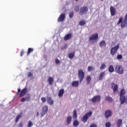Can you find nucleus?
I'll return each mask as SVG.
<instances>
[{
	"instance_id": "obj_1",
	"label": "nucleus",
	"mask_w": 127,
	"mask_h": 127,
	"mask_svg": "<svg viewBox=\"0 0 127 127\" xmlns=\"http://www.w3.org/2000/svg\"><path fill=\"white\" fill-rule=\"evenodd\" d=\"M121 24V28H125L127 26V13L125 15L124 17L121 16L119 18L118 21L117 22V25H120Z\"/></svg>"
},
{
	"instance_id": "obj_2",
	"label": "nucleus",
	"mask_w": 127,
	"mask_h": 127,
	"mask_svg": "<svg viewBox=\"0 0 127 127\" xmlns=\"http://www.w3.org/2000/svg\"><path fill=\"white\" fill-rule=\"evenodd\" d=\"M98 39H99V33H96L91 35L88 40L91 43H95V42H97Z\"/></svg>"
},
{
	"instance_id": "obj_3",
	"label": "nucleus",
	"mask_w": 127,
	"mask_h": 127,
	"mask_svg": "<svg viewBox=\"0 0 127 127\" xmlns=\"http://www.w3.org/2000/svg\"><path fill=\"white\" fill-rule=\"evenodd\" d=\"M73 114L72 115V118L73 120H75L73 123V127H77L79 125V121L77 120V118H78V115H77V110H73Z\"/></svg>"
},
{
	"instance_id": "obj_4",
	"label": "nucleus",
	"mask_w": 127,
	"mask_h": 127,
	"mask_svg": "<svg viewBox=\"0 0 127 127\" xmlns=\"http://www.w3.org/2000/svg\"><path fill=\"white\" fill-rule=\"evenodd\" d=\"M78 79H79V82L81 83L84 80V78H85V72L82 68L78 69Z\"/></svg>"
},
{
	"instance_id": "obj_5",
	"label": "nucleus",
	"mask_w": 127,
	"mask_h": 127,
	"mask_svg": "<svg viewBox=\"0 0 127 127\" xmlns=\"http://www.w3.org/2000/svg\"><path fill=\"white\" fill-rule=\"evenodd\" d=\"M119 48H120L119 44L111 48L110 50V54L112 55V56H114V55H116V54L118 53V50H119Z\"/></svg>"
},
{
	"instance_id": "obj_6",
	"label": "nucleus",
	"mask_w": 127,
	"mask_h": 127,
	"mask_svg": "<svg viewBox=\"0 0 127 127\" xmlns=\"http://www.w3.org/2000/svg\"><path fill=\"white\" fill-rule=\"evenodd\" d=\"M93 113L91 111L89 112L86 113L84 116L82 117L81 119L82 122L83 123H86L87 122V121H88V119H89V117H91L92 116Z\"/></svg>"
},
{
	"instance_id": "obj_7",
	"label": "nucleus",
	"mask_w": 127,
	"mask_h": 127,
	"mask_svg": "<svg viewBox=\"0 0 127 127\" xmlns=\"http://www.w3.org/2000/svg\"><path fill=\"white\" fill-rule=\"evenodd\" d=\"M124 68L121 65H117L115 67V72L120 75H123L124 74Z\"/></svg>"
},
{
	"instance_id": "obj_8",
	"label": "nucleus",
	"mask_w": 127,
	"mask_h": 127,
	"mask_svg": "<svg viewBox=\"0 0 127 127\" xmlns=\"http://www.w3.org/2000/svg\"><path fill=\"white\" fill-rule=\"evenodd\" d=\"M47 112H48V106L45 105L43 107L42 112L40 113L41 118H43L47 114Z\"/></svg>"
},
{
	"instance_id": "obj_9",
	"label": "nucleus",
	"mask_w": 127,
	"mask_h": 127,
	"mask_svg": "<svg viewBox=\"0 0 127 127\" xmlns=\"http://www.w3.org/2000/svg\"><path fill=\"white\" fill-rule=\"evenodd\" d=\"M88 10H89L88 7L84 6L80 8V14L83 15V14H85V13L88 12Z\"/></svg>"
},
{
	"instance_id": "obj_10",
	"label": "nucleus",
	"mask_w": 127,
	"mask_h": 127,
	"mask_svg": "<svg viewBox=\"0 0 127 127\" xmlns=\"http://www.w3.org/2000/svg\"><path fill=\"white\" fill-rule=\"evenodd\" d=\"M100 101H101V96L100 95L95 96L91 99L92 103H98Z\"/></svg>"
},
{
	"instance_id": "obj_11",
	"label": "nucleus",
	"mask_w": 127,
	"mask_h": 127,
	"mask_svg": "<svg viewBox=\"0 0 127 127\" xmlns=\"http://www.w3.org/2000/svg\"><path fill=\"white\" fill-rule=\"evenodd\" d=\"M113 116V112L111 110H106L105 112V117L107 120L109 119V118L112 117Z\"/></svg>"
},
{
	"instance_id": "obj_12",
	"label": "nucleus",
	"mask_w": 127,
	"mask_h": 127,
	"mask_svg": "<svg viewBox=\"0 0 127 127\" xmlns=\"http://www.w3.org/2000/svg\"><path fill=\"white\" fill-rule=\"evenodd\" d=\"M66 17V15L65 13L61 14L58 19V22H63L64 20H65V18Z\"/></svg>"
},
{
	"instance_id": "obj_13",
	"label": "nucleus",
	"mask_w": 127,
	"mask_h": 127,
	"mask_svg": "<svg viewBox=\"0 0 127 127\" xmlns=\"http://www.w3.org/2000/svg\"><path fill=\"white\" fill-rule=\"evenodd\" d=\"M27 93V88L25 87L21 90L19 94V97L20 98H21V97H24V96L26 95Z\"/></svg>"
},
{
	"instance_id": "obj_14",
	"label": "nucleus",
	"mask_w": 127,
	"mask_h": 127,
	"mask_svg": "<svg viewBox=\"0 0 127 127\" xmlns=\"http://www.w3.org/2000/svg\"><path fill=\"white\" fill-rule=\"evenodd\" d=\"M111 88L113 89L114 93H116L119 90L118 84H116L114 82L111 83Z\"/></svg>"
},
{
	"instance_id": "obj_15",
	"label": "nucleus",
	"mask_w": 127,
	"mask_h": 127,
	"mask_svg": "<svg viewBox=\"0 0 127 127\" xmlns=\"http://www.w3.org/2000/svg\"><path fill=\"white\" fill-rule=\"evenodd\" d=\"M126 95V90H125V89H122L120 91V100L122 99H125V96Z\"/></svg>"
},
{
	"instance_id": "obj_16",
	"label": "nucleus",
	"mask_w": 127,
	"mask_h": 127,
	"mask_svg": "<svg viewBox=\"0 0 127 127\" xmlns=\"http://www.w3.org/2000/svg\"><path fill=\"white\" fill-rule=\"evenodd\" d=\"M110 12L111 14V16H114V15H116V8L115 7L111 6L110 7Z\"/></svg>"
},
{
	"instance_id": "obj_17",
	"label": "nucleus",
	"mask_w": 127,
	"mask_h": 127,
	"mask_svg": "<svg viewBox=\"0 0 127 127\" xmlns=\"http://www.w3.org/2000/svg\"><path fill=\"white\" fill-rule=\"evenodd\" d=\"M47 102L49 105H50L51 106L53 105V103H54V101H53V99L51 97H49L47 98Z\"/></svg>"
},
{
	"instance_id": "obj_18",
	"label": "nucleus",
	"mask_w": 127,
	"mask_h": 127,
	"mask_svg": "<svg viewBox=\"0 0 127 127\" xmlns=\"http://www.w3.org/2000/svg\"><path fill=\"white\" fill-rule=\"evenodd\" d=\"M106 74V72L105 71H102L100 73L98 79L99 81H102L104 79V77H105V75Z\"/></svg>"
},
{
	"instance_id": "obj_19",
	"label": "nucleus",
	"mask_w": 127,
	"mask_h": 127,
	"mask_svg": "<svg viewBox=\"0 0 127 127\" xmlns=\"http://www.w3.org/2000/svg\"><path fill=\"white\" fill-rule=\"evenodd\" d=\"M66 122L67 125H70L71 123H72V116H67Z\"/></svg>"
},
{
	"instance_id": "obj_20",
	"label": "nucleus",
	"mask_w": 127,
	"mask_h": 127,
	"mask_svg": "<svg viewBox=\"0 0 127 127\" xmlns=\"http://www.w3.org/2000/svg\"><path fill=\"white\" fill-rule=\"evenodd\" d=\"M64 89L63 88L61 89L59 91L58 96L60 98L63 97V95H64Z\"/></svg>"
},
{
	"instance_id": "obj_21",
	"label": "nucleus",
	"mask_w": 127,
	"mask_h": 127,
	"mask_svg": "<svg viewBox=\"0 0 127 127\" xmlns=\"http://www.w3.org/2000/svg\"><path fill=\"white\" fill-rule=\"evenodd\" d=\"M48 82H49V85L51 86L53 85V82H54V79L52 77H49L48 78Z\"/></svg>"
},
{
	"instance_id": "obj_22",
	"label": "nucleus",
	"mask_w": 127,
	"mask_h": 127,
	"mask_svg": "<svg viewBox=\"0 0 127 127\" xmlns=\"http://www.w3.org/2000/svg\"><path fill=\"white\" fill-rule=\"evenodd\" d=\"M106 45H107V44L106 43V41L104 40H102L99 43V46L101 48L106 47Z\"/></svg>"
},
{
	"instance_id": "obj_23",
	"label": "nucleus",
	"mask_w": 127,
	"mask_h": 127,
	"mask_svg": "<svg viewBox=\"0 0 127 127\" xmlns=\"http://www.w3.org/2000/svg\"><path fill=\"white\" fill-rule=\"evenodd\" d=\"M72 38L71 34H67L64 38V40L67 41L68 39H71Z\"/></svg>"
},
{
	"instance_id": "obj_24",
	"label": "nucleus",
	"mask_w": 127,
	"mask_h": 127,
	"mask_svg": "<svg viewBox=\"0 0 127 127\" xmlns=\"http://www.w3.org/2000/svg\"><path fill=\"white\" fill-rule=\"evenodd\" d=\"M71 85L72 87H78L79 86V81H74L72 82Z\"/></svg>"
},
{
	"instance_id": "obj_25",
	"label": "nucleus",
	"mask_w": 127,
	"mask_h": 127,
	"mask_svg": "<svg viewBox=\"0 0 127 127\" xmlns=\"http://www.w3.org/2000/svg\"><path fill=\"white\" fill-rule=\"evenodd\" d=\"M117 125V127H121L122 126V125H123V120L119 119L118 120Z\"/></svg>"
},
{
	"instance_id": "obj_26",
	"label": "nucleus",
	"mask_w": 127,
	"mask_h": 127,
	"mask_svg": "<svg viewBox=\"0 0 127 127\" xmlns=\"http://www.w3.org/2000/svg\"><path fill=\"white\" fill-rule=\"evenodd\" d=\"M92 79V78H91V76L89 75H88L86 77V82H87V85H90L91 83V80Z\"/></svg>"
},
{
	"instance_id": "obj_27",
	"label": "nucleus",
	"mask_w": 127,
	"mask_h": 127,
	"mask_svg": "<svg viewBox=\"0 0 127 127\" xmlns=\"http://www.w3.org/2000/svg\"><path fill=\"white\" fill-rule=\"evenodd\" d=\"M109 71L110 73H113V72H115V68H114V66L112 65L109 66Z\"/></svg>"
},
{
	"instance_id": "obj_28",
	"label": "nucleus",
	"mask_w": 127,
	"mask_h": 127,
	"mask_svg": "<svg viewBox=\"0 0 127 127\" xmlns=\"http://www.w3.org/2000/svg\"><path fill=\"white\" fill-rule=\"evenodd\" d=\"M105 100L108 101L109 103H112V102H113V98L110 96H106L105 97Z\"/></svg>"
},
{
	"instance_id": "obj_29",
	"label": "nucleus",
	"mask_w": 127,
	"mask_h": 127,
	"mask_svg": "<svg viewBox=\"0 0 127 127\" xmlns=\"http://www.w3.org/2000/svg\"><path fill=\"white\" fill-rule=\"evenodd\" d=\"M107 67L106 64L103 63L100 67V70H105V68Z\"/></svg>"
},
{
	"instance_id": "obj_30",
	"label": "nucleus",
	"mask_w": 127,
	"mask_h": 127,
	"mask_svg": "<svg viewBox=\"0 0 127 127\" xmlns=\"http://www.w3.org/2000/svg\"><path fill=\"white\" fill-rule=\"evenodd\" d=\"M74 56H75V52L70 53L68 55V57L70 58V59L74 58Z\"/></svg>"
},
{
	"instance_id": "obj_31",
	"label": "nucleus",
	"mask_w": 127,
	"mask_h": 127,
	"mask_svg": "<svg viewBox=\"0 0 127 127\" xmlns=\"http://www.w3.org/2000/svg\"><path fill=\"white\" fill-rule=\"evenodd\" d=\"M21 117H22V115H21V114H19L16 118V119L15 120V123H17V122L19 121V119H20Z\"/></svg>"
},
{
	"instance_id": "obj_32",
	"label": "nucleus",
	"mask_w": 127,
	"mask_h": 127,
	"mask_svg": "<svg viewBox=\"0 0 127 127\" xmlns=\"http://www.w3.org/2000/svg\"><path fill=\"white\" fill-rule=\"evenodd\" d=\"M79 24L81 26H83V25H85L86 24V21L85 20L80 21L79 22Z\"/></svg>"
},
{
	"instance_id": "obj_33",
	"label": "nucleus",
	"mask_w": 127,
	"mask_h": 127,
	"mask_svg": "<svg viewBox=\"0 0 127 127\" xmlns=\"http://www.w3.org/2000/svg\"><path fill=\"white\" fill-rule=\"evenodd\" d=\"M94 68L93 66H89L88 67L87 70L88 72H91V71H94Z\"/></svg>"
},
{
	"instance_id": "obj_34",
	"label": "nucleus",
	"mask_w": 127,
	"mask_h": 127,
	"mask_svg": "<svg viewBox=\"0 0 127 127\" xmlns=\"http://www.w3.org/2000/svg\"><path fill=\"white\" fill-rule=\"evenodd\" d=\"M73 16H74V12L73 11H70L69 13V18H73Z\"/></svg>"
},
{
	"instance_id": "obj_35",
	"label": "nucleus",
	"mask_w": 127,
	"mask_h": 127,
	"mask_svg": "<svg viewBox=\"0 0 127 127\" xmlns=\"http://www.w3.org/2000/svg\"><path fill=\"white\" fill-rule=\"evenodd\" d=\"M25 98L27 102H29V101H30V95H29V94H27Z\"/></svg>"
},
{
	"instance_id": "obj_36",
	"label": "nucleus",
	"mask_w": 127,
	"mask_h": 127,
	"mask_svg": "<svg viewBox=\"0 0 127 127\" xmlns=\"http://www.w3.org/2000/svg\"><path fill=\"white\" fill-rule=\"evenodd\" d=\"M31 51H32V49L29 48L28 50V51L27 52V56H28L29 54H30V53H31Z\"/></svg>"
},
{
	"instance_id": "obj_37",
	"label": "nucleus",
	"mask_w": 127,
	"mask_h": 127,
	"mask_svg": "<svg viewBox=\"0 0 127 127\" xmlns=\"http://www.w3.org/2000/svg\"><path fill=\"white\" fill-rule=\"evenodd\" d=\"M75 11L78 12L80 10V7L79 6H76L74 8Z\"/></svg>"
},
{
	"instance_id": "obj_38",
	"label": "nucleus",
	"mask_w": 127,
	"mask_h": 127,
	"mask_svg": "<svg viewBox=\"0 0 127 127\" xmlns=\"http://www.w3.org/2000/svg\"><path fill=\"white\" fill-rule=\"evenodd\" d=\"M111 126H112V124H111V123H110V122H107L105 124V127H110Z\"/></svg>"
},
{
	"instance_id": "obj_39",
	"label": "nucleus",
	"mask_w": 127,
	"mask_h": 127,
	"mask_svg": "<svg viewBox=\"0 0 127 127\" xmlns=\"http://www.w3.org/2000/svg\"><path fill=\"white\" fill-rule=\"evenodd\" d=\"M24 53H25V52H24V50H22L20 53V56L21 57H22L23 55H24Z\"/></svg>"
},
{
	"instance_id": "obj_40",
	"label": "nucleus",
	"mask_w": 127,
	"mask_h": 127,
	"mask_svg": "<svg viewBox=\"0 0 127 127\" xmlns=\"http://www.w3.org/2000/svg\"><path fill=\"white\" fill-rule=\"evenodd\" d=\"M41 100L42 103H45V102H46V98L45 97H42Z\"/></svg>"
},
{
	"instance_id": "obj_41",
	"label": "nucleus",
	"mask_w": 127,
	"mask_h": 127,
	"mask_svg": "<svg viewBox=\"0 0 127 127\" xmlns=\"http://www.w3.org/2000/svg\"><path fill=\"white\" fill-rule=\"evenodd\" d=\"M117 59H123V55H118L117 57Z\"/></svg>"
},
{
	"instance_id": "obj_42",
	"label": "nucleus",
	"mask_w": 127,
	"mask_h": 127,
	"mask_svg": "<svg viewBox=\"0 0 127 127\" xmlns=\"http://www.w3.org/2000/svg\"><path fill=\"white\" fill-rule=\"evenodd\" d=\"M89 127H98V126H97V125L95 123H93L92 124H91Z\"/></svg>"
},
{
	"instance_id": "obj_43",
	"label": "nucleus",
	"mask_w": 127,
	"mask_h": 127,
	"mask_svg": "<svg viewBox=\"0 0 127 127\" xmlns=\"http://www.w3.org/2000/svg\"><path fill=\"white\" fill-rule=\"evenodd\" d=\"M55 62L57 64H60V61L58 59H56Z\"/></svg>"
},
{
	"instance_id": "obj_44",
	"label": "nucleus",
	"mask_w": 127,
	"mask_h": 127,
	"mask_svg": "<svg viewBox=\"0 0 127 127\" xmlns=\"http://www.w3.org/2000/svg\"><path fill=\"white\" fill-rule=\"evenodd\" d=\"M31 126H32V123H31V121H29L28 124V127H31Z\"/></svg>"
},
{
	"instance_id": "obj_45",
	"label": "nucleus",
	"mask_w": 127,
	"mask_h": 127,
	"mask_svg": "<svg viewBox=\"0 0 127 127\" xmlns=\"http://www.w3.org/2000/svg\"><path fill=\"white\" fill-rule=\"evenodd\" d=\"M23 127V124L22 123V122H20L18 126V127Z\"/></svg>"
},
{
	"instance_id": "obj_46",
	"label": "nucleus",
	"mask_w": 127,
	"mask_h": 127,
	"mask_svg": "<svg viewBox=\"0 0 127 127\" xmlns=\"http://www.w3.org/2000/svg\"><path fill=\"white\" fill-rule=\"evenodd\" d=\"M25 101H26V99H25V98H22V99L21 100V102H25Z\"/></svg>"
},
{
	"instance_id": "obj_47",
	"label": "nucleus",
	"mask_w": 127,
	"mask_h": 127,
	"mask_svg": "<svg viewBox=\"0 0 127 127\" xmlns=\"http://www.w3.org/2000/svg\"><path fill=\"white\" fill-rule=\"evenodd\" d=\"M20 91H21V90H20V88L18 89L17 92V95L19 94V93H20Z\"/></svg>"
},
{
	"instance_id": "obj_48",
	"label": "nucleus",
	"mask_w": 127,
	"mask_h": 127,
	"mask_svg": "<svg viewBox=\"0 0 127 127\" xmlns=\"http://www.w3.org/2000/svg\"><path fill=\"white\" fill-rule=\"evenodd\" d=\"M32 76V73L31 72H29L28 74V77H31Z\"/></svg>"
},
{
	"instance_id": "obj_49",
	"label": "nucleus",
	"mask_w": 127,
	"mask_h": 127,
	"mask_svg": "<svg viewBox=\"0 0 127 127\" xmlns=\"http://www.w3.org/2000/svg\"><path fill=\"white\" fill-rule=\"evenodd\" d=\"M39 116V112L37 111V117H38Z\"/></svg>"
},
{
	"instance_id": "obj_50",
	"label": "nucleus",
	"mask_w": 127,
	"mask_h": 127,
	"mask_svg": "<svg viewBox=\"0 0 127 127\" xmlns=\"http://www.w3.org/2000/svg\"><path fill=\"white\" fill-rule=\"evenodd\" d=\"M101 1H104V0H101Z\"/></svg>"
},
{
	"instance_id": "obj_51",
	"label": "nucleus",
	"mask_w": 127,
	"mask_h": 127,
	"mask_svg": "<svg viewBox=\"0 0 127 127\" xmlns=\"http://www.w3.org/2000/svg\"><path fill=\"white\" fill-rule=\"evenodd\" d=\"M76 0V1H78V0Z\"/></svg>"
}]
</instances>
